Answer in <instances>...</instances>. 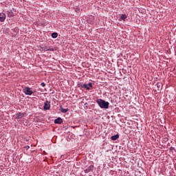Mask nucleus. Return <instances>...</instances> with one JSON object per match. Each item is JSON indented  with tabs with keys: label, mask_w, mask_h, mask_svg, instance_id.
Segmentation results:
<instances>
[{
	"label": "nucleus",
	"mask_w": 176,
	"mask_h": 176,
	"mask_svg": "<svg viewBox=\"0 0 176 176\" xmlns=\"http://www.w3.org/2000/svg\"><path fill=\"white\" fill-rule=\"evenodd\" d=\"M7 16H8L9 17H13V12L8 11Z\"/></svg>",
	"instance_id": "obj_13"
},
{
	"label": "nucleus",
	"mask_w": 176,
	"mask_h": 176,
	"mask_svg": "<svg viewBox=\"0 0 176 176\" xmlns=\"http://www.w3.org/2000/svg\"><path fill=\"white\" fill-rule=\"evenodd\" d=\"M94 170V166L90 165L85 170V174H88V173H90V171H93Z\"/></svg>",
	"instance_id": "obj_4"
},
{
	"label": "nucleus",
	"mask_w": 176,
	"mask_h": 176,
	"mask_svg": "<svg viewBox=\"0 0 176 176\" xmlns=\"http://www.w3.org/2000/svg\"><path fill=\"white\" fill-rule=\"evenodd\" d=\"M156 86H157V87H160V84L157 83V84H156Z\"/></svg>",
	"instance_id": "obj_17"
},
{
	"label": "nucleus",
	"mask_w": 176,
	"mask_h": 176,
	"mask_svg": "<svg viewBox=\"0 0 176 176\" xmlns=\"http://www.w3.org/2000/svg\"><path fill=\"white\" fill-rule=\"evenodd\" d=\"M23 92L25 96H32L34 94V91H32V88H30L28 87H25L23 89Z\"/></svg>",
	"instance_id": "obj_2"
},
{
	"label": "nucleus",
	"mask_w": 176,
	"mask_h": 176,
	"mask_svg": "<svg viewBox=\"0 0 176 176\" xmlns=\"http://www.w3.org/2000/svg\"><path fill=\"white\" fill-rule=\"evenodd\" d=\"M50 101H47L46 100L45 102H44V106H43V108L45 111H47L49 109H50Z\"/></svg>",
	"instance_id": "obj_3"
},
{
	"label": "nucleus",
	"mask_w": 176,
	"mask_h": 176,
	"mask_svg": "<svg viewBox=\"0 0 176 176\" xmlns=\"http://www.w3.org/2000/svg\"><path fill=\"white\" fill-rule=\"evenodd\" d=\"M68 111V109H64L63 107H60V111L63 112V113H67Z\"/></svg>",
	"instance_id": "obj_10"
},
{
	"label": "nucleus",
	"mask_w": 176,
	"mask_h": 176,
	"mask_svg": "<svg viewBox=\"0 0 176 176\" xmlns=\"http://www.w3.org/2000/svg\"><path fill=\"white\" fill-rule=\"evenodd\" d=\"M51 36L54 38V39H56L58 36V34L57 32H54L51 34Z\"/></svg>",
	"instance_id": "obj_11"
},
{
	"label": "nucleus",
	"mask_w": 176,
	"mask_h": 176,
	"mask_svg": "<svg viewBox=\"0 0 176 176\" xmlns=\"http://www.w3.org/2000/svg\"><path fill=\"white\" fill-rule=\"evenodd\" d=\"M48 50H50V52H53V48L49 49Z\"/></svg>",
	"instance_id": "obj_18"
},
{
	"label": "nucleus",
	"mask_w": 176,
	"mask_h": 176,
	"mask_svg": "<svg viewBox=\"0 0 176 176\" xmlns=\"http://www.w3.org/2000/svg\"><path fill=\"white\" fill-rule=\"evenodd\" d=\"M126 19H127V15L122 14L119 19V21H122V20H123L124 21V20H126Z\"/></svg>",
	"instance_id": "obj_8"
},
{
	"label": "nucleus",
	"mask_w": 176,
	"mask_h": 176,
	"mask_svg": "<svg viewBox=\"0 0 176 176\" xmlns=\"http://www.w3.org/2000/svg\"><path fill=\"white\" fill-rule=\"evenodd\" d=\"M97 104L102 109H108L109 108V102H106L102 99H98L96 100Z\"/></svg>",
	"instance_id": "obj_1"
},
{
	"label": "nucleus",
	"mask_w": 176,
	"mask_h": 176,
	"mask_svg": "<svg viewBox=\"0 0 176 176\" xmlns=\"http://www.w3.org/2000/svg\"><path fill=\"white\" fill-rule=\"evenodd\" d=\"M6 19V14L5 13H0V21L1 23H3Z\"/></svg>",
	"instance_id": "obj_5"
},
{
	"label": "nucleus",
	"mask_w": 176,
	"mask_h": 176,
	"mask_svg": "<svg viewBox=\"0 0 176 176\" xmlns=\"http://www.w3.org/2000/svg\"><path fill=\"white\" fill-rule=\"evenodd\" d=\"M175 148H174V147H173V146H171V147L170 148V151H175Z\"/></svg>",
	"instance_id": "obj_16"
},
{
	"label": "nucleus",
	"mask_w": 176,
	"mask_h": 176,
	"mask_svg": "<svg viewBox=\"0 0 176 176\" xmlns=\"http://www.w3.org/2000/svg\"><path fill=\"white\" fill-rule=\"evenodd\" d=\"M55 124H61L63 123V119L61 118H58L54 120Z\"/></svg>",
	"instance_id": "obj_6"
},
{
	"label": "nucleus",
	"mask_w": 176,
	"mask_h": 176,
	"mask_svg": "<svg viewBox=\"0 0 176 176\" xmlns=\"http://www.w3.org/2000/svg\"><path fill=\"white\" fill-rule=\"evenodd\" d=\"M87 85L89 87H93V84L91 82H89V84H87Z\"/></svg>",
	"instance_id": "obj_14"
},
{
	"label": "nucleus",
	"mask_w": 176,
	"mask_h": 176,
	"mask_svg": "<svg viewBox=\"0 0 176 176\" xmlns=\"http://www.w3.org/2000/svg\"><path fill=\"white\" fill-rule=\"evenodd\" d=\"M25 114L24 113H19L16 114V119H21L22 118H24V116Z\"/></svg>",
	"instance_id": "obj_7"
},
{
	"label": "nucleus",
	"mask_w": 176,
	"mask_h": 176,
	"mask_svg": "<svg viewBox=\"0 0 176 176\" xmlns=\"http://www.w3.org/2000/svg\"><path fill=\"white\" fill-rule=\"evenodd\" d=\"M82 87H85L87 90H90V87L87 84H83Z\"/></svg>",
	"instance_id": "obj_12"
},
{
	"label": "nucleus",
	"mask_w": 176,
	"mask_h": 176,
	"mask_svg": "<svg viewBox=\"0 0 176 176\" xmlns=\"http://www.w3.org/2000/svg\"><path fill=\"white\" fill-rule=\"evenodd\" d=\"M119 138V134L111 136L112 141H116Z\"/></svg>",
	"instance_id": "obj_9"
},
{
	"label": "nucleus",
	"mask_w": 176,
	"mask_h": 176,
	"mask_svg": "<svg viewBox=\"0 0 176 176\" xmlns=\"http://www.w3.org/2000/svg\"><path fill=\"white\" fill-rule=\"evenodd\" d=\"M42 87H45L46 86V84L45 82H42L41 85Z\"/></svg>",
	"instance_id": "obj_15"
}]
</instances>
